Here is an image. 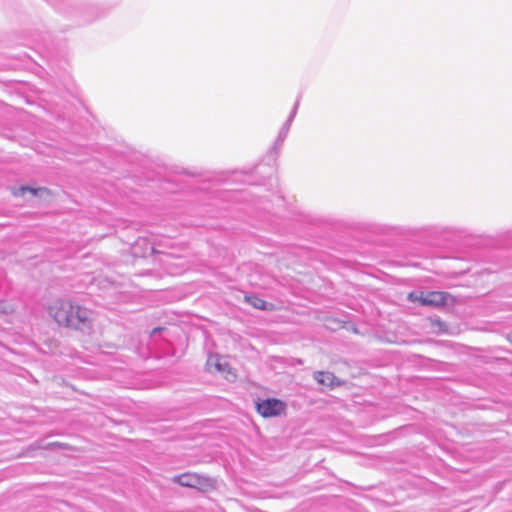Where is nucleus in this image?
<instances>
[{
	"label": "nucleus",
	"instance_id": "obj_1",
	"mask_svg": "<svg viewBox=\"0 0 512 512\" xmlns=\"http://www.w3.org/2000/svg\"><path fill=\"white\" fill-rule=\"evenodd\" d=\"M49 314L59 325L81 330L90 325L92 315L90 310L64 299L55 300Z\"/></svg>",
	"mask_w": 512,
	"mask_h": 512
},
{
	"label": "nucleus",
	"instance_id": "obj_2",
	"mask_svg": "<svg viewBox=\"0 0 512 512\" xmlns=\"http://www.w3.org/2000/svg\"><path fill=\"white\" fill-rule=\"evenodd\" d=\"M448 294L439 291H413L408 295V299L412 302H419L423 306L439 307L447 303Z\"/></svg>",
	"mask_w": 512,
	"mask_h": 512
},
{
	"label": "nucleus",
	"instance_id": "obj_3",
	"mask_svg": "<svg viewBox=\"0 0 512 512\" xmlns=\"http://www.w3.org/2000/svg\"><path fill=\"white\" fill-rule=\"evenodd\" d=\"M174 481L181 486L195 488L201 491L213 489L215 482L212 478L201 476L195 473H184L174 478Z\"/></svg>",
	"mask_w": 512,
	"mask_h": 512
},
{
	"label": "nucleus",
	"instance_id": "obj_4",
	"mask_svg": "<svg viewBox=\"0 0 512 512\" xmlns=\"http://www.w3.org/2000/svg\"><path fill=\"white\" fill-rule=\"evenodd\" d=\"M285 408V403L275 398L262 400L257 403V411L266 418L281 415Z\"/></svg>",
	"mask_w": 512,
	"mask_h": 512
},
{
	"label": "nucleus",
	"instance_id": "obj_5",
	"mask_svg": "<svg viewBox=\"0 0 512 512\" xmlns=\"http://www.w3.org/2000/svg\"><path fill=\"white\" fill-rule=\"evenodd\" d=\"M207 369L211 372L217 371L219 373H222L225 376V378L229 381H232L236 377V375L231 371L226 360L218 356L210 355L208 357Z\"/></svg>",
	"mask_w": 512,
	"mask_h": 512
},
{
	"label": "nucleus",
	"instance_id": "obj_6",
	"mask_svg": "<svg viewBox=\"0 0 512 512\" xmlns=\"http://www.w3.org/2000/svg\"><path fill=\"white\" fill-rule=\"evenodd\" d=\"M298 106H299V101H297L288 117V119L286 120V122L283 124V126L281 127L280 131H279V134H278V137L275 141V147H281V145L283 144L285 138L287 137L288 135V132L290 130V127H291V124L296 116V113H297V110H298Z\"/></svg>",
	"mask_w": 512,
	"mask_h": 512
},
{
	"label": "nucleus",
	"instance_id": "obj_7",
	"mask_svg": "<svg viewBox=\"0 0 512 512\" xmlns=\"http://www.w3.org/2000/svg\"><path fill=\"white\" fill-rule=\"evenodd\" d=\"M314 379L321 385L334 388L341 385V381L330 372L317 371L314 373Z\"/></svg>",
	"mask_w": 512,
	"mask_h": 512
},
{
	"label": "nucleus",
	"instance_id": "obj_8",
	"mask_svg": "<svg viewBox=\"0 0 512 512\" xmlns=\"http://www.w3.org/2000/svg\"><path fill=\"white\" fill-rule=\"evenodd\" d=\"M27 193L32 197H43L44 195H48L49 192L46 188H31L26 186H21L14 191L15 196H25Z\"/></svg>",
	"mask_w": 512,
	"mask_h": 512
},
{
	"label": "nucleus",
	"instance_id": "obj_9",
	"mask_svg": "<svg viewBox=\"0 0 512 512\" xmlns=\"http://www.w3.org/2000/svg\"><path fill=\"white\" fill-rule=\"evenodd\" d=\"M248 301L252 306H254L257 309L265 310L267 308V303L262 299L253 298V300L248 299Z\"/></svg>",
	"mask_w": 512,
	"mask_h": 512
},
{
	"label": "nucleus",
	"instance_id": "obj_10",
	"mask_svg": "<svg viewBox=\"0 0 512 512\" xmlns=\"http://www.w3.org/2000/svg\"><path fill=\"white\" fill-rule=\"evenodd\" d=\"M12 310V306L9 303L5 301H0V313L7 314Z\"/></svg>",
	"mask_w": 512,
	"mask_h": 512
},
{
	"label": "nucleus",
	"instance_id": "obj_11",
	"mask_svg": "<svg viewBox=\"0 0 512 512\" xmlns=\"http://www.w3.org/2000/svg\"><path fill=\"white\" fill-rule=\"evenodd\" d=\"M509 340L512 343V333L509 335Z\"/></svg>",
	"mask_w": 512,
	"mask_h": 512
}]
</instances>
